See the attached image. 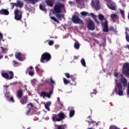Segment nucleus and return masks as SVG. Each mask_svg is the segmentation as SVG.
Instances as JSON below:
<instances>
[{
    "label": "nucleus",
    "instance_id": "37",
    "mask_svg": "<svg viewBox=\"0 0 129 129\" xmlns=\"http://www.w3.org/2000/svg\"><path fill=\"white\" fill-rule=\"evenodd\" d=\"M97 93V92L96 90H93V92L91 93V97H93V95H96V94Z\"/></svg>",
    "mask_w": 129,
    "mask_h": 129
},
{
    "label": "nucleus",
    "instance_id": "42",
    "mask_svg": "<svg viewBox=\"0 0 129 129\" xmlns=\"http://www.w3.org/2000/svg\"><path fill=\"white\" fill-rule=\"evenodd\" d=\"M28 74L30 75V76H33L34 74H35V73L33 71H30L28 73Z\"/></svg>",
    "mask_w": 129,
    "mask_h": 129
},
{
    "label": "nucleus",
    "instance_id": "24",
    "mask_svg": "<svg viewBox=\"0 0 129 129\" xmlns=\"http://www.w3.org/2000/svg\"><path fill=\"white\" fill-rule=\"evenodd\" d=\"M27 2H28L29 4H30L31 5H35L38 2H39V0H25Z\"/></svg>",
    "mask_w": 129,
    "mask_h": 129
},
{
    "label": "nucleus",
    "instance_id": "46",
    "mask_svg": "<svg viewBox=\"0 0 129 129\" xmlns=\"http://www.w3.org/2000/svg\"><path fill=\"white\" fill-rule=\"evenodd\" d=\"M71 78L72 80V81H74V82H75V77L73 76V75H71Z\"/></svg>",
    "mask_w": 129,
    "mask_h": 129
},
{
    "label": "nucleus",
    "instance_id": "50",
    "mask_svg": "<svg viewBox=\"0 0 129 129\" xmlns=\"http://www.w3.org/2000/svg\"><path fill=\"white\" fill-rule=\"evenodd\" d=\"M46 97H48V98H50V97H51V95H50L49 93H46Z\"/></svg>",
    "mask_w": 129,
    "mask_h": 129
},
{
    "label": "nucleus",
    "instance_id": "48",
    "mask_svg": "<svg viewBox=\"0 0 129 129\" xmlns=\"http://www.w3.org/2000/svg\"><path fill=\"white\" fill-rule=\"evenodd\" d=\"M11 4L12 6V9H14V8H15V7H16V3H11Z\"/></svg>",
    "mask_w": 129,
    "mask_h": 129
},
{
    "label": "nucleus",
    "instance_id": "12",
    "mask_svg": "<svg viewBox=\"0 0 129 129\" xmlns=\"http://www.w3.org/2000/svg\"><path fill=\"white\" fill-rule=\"evenodd\" d=\"M120 77H121L120 81L123 84L124 87H126L127 86V80L123 77L122 74H120Z\"/></svg>",
    "mask_w": 129,
    "mask_h": 129
},
{
    "label": "nucleus",
    "instance_id": "19",
    "mask_svg": "<svg viewBox=\"0 0 129 129\" xmlns=\"http://www.w3.org/2000/svg\"><path fill=\"white\" fill-rule=\"evenodd\" d=\"M89 120H86V121L89 122V123H92L93 125H98V123H96V122L92 120V119H91V116H89L87 118Z\"/></svg>",
    "mask_w": 129,
    "mask_h": 129
},
{
    "label": "nucleus",
    "instance_id": "64",
    "mask_svg": "<svg viewBox=\"0 0 129 129\" xmlns=\"http://www.w3.org/2000/svg\"><path fill=\"white\" fill-rule=\"evenodd\" d=\"M76 2L78 3L79 2H81V0H76Z\"/></svg>",
    "mask_w": 129,
    "mask_h": 129
},
{
    "label": "nucleus",
    "instance_id": "7",
    "mask_svg": "<svg viewBox=\"0 0 129 129\" xmlns=\"http://www.w3.org/2000/svg\"><path fill=\"white\" fill-rule=\"evenodd\" d=\"M72 21L74 24H81L83 25V20H81L79 16L74 15L72 17Z\"/></svg>",
    "mask_w": 129,
    "mask_h": 129
},
{
    "label": "nucleus",
    "instance_id": "57",
    "mask_svg": "<svg viewBox=\"0 0 129 129\" xmlns=\"http://www.w3.org/2000/svg\"><path fill=\"white\" fill-rule=\"evenodd\" d=\"M69 5H72L74 4V3H73V2H72V1H70L69 2Z\"/></svg>",
    "mask_w": 129,
    "mask_h": 129
},
{
    "label": "nucleus",
    "instance_id": "43",
    "mask_svg": "<svg viewBox=\"0 0 129 129\" xmlns=\"http://www.w3.org/2000/svg\"><path fill=\"white\" fill-rule=\"evenodd\" d=\"M65 76L67 77V78H71V76L68 73H66L64 74Z\"/></svg>",
    "mask_w": 129,
    "mask_h": 129
},
{
    "label": "nucleus",
    "instance_id": "32",
    "mask_svg": "<svg viewBox=\"0 0 129 129\" xmlns=\"http://www.w3.org/2000/svg\"><path fill=\"white\" fill-rule=\"evenodd\" d=\"M46 93L45 91H42L40 94L41 97H43V98H45L46 97Z\"/></svg>",
    "mask_w": 129,
    "mask_h": 129
},
{
    "label": "nucleus",
    "instance_id": "16",
    "mask_svg": "<svg viewBox=\"0 0 129 129\" xmlns=\"http://www.w3.org/2000/svg\"><path fill=\"white\" fill-rule=\"evenodd\" d=\"M28 95H25V96H23L22 99L20 100V103H21V104H26V103H27V101H28Z\"/></svg>",
    "mask_w": 129,
    "mask_h": 129
},
{
    "label": "nucleus",
    "instance_id": "2",
    "mask_svg": "<svg viewBox=\"0 0 129 129\" xmlns=\"http://www.w3.org/2000/svg\"><path fill=\"white\" fill-rule=\"evenodd\" d=\"M67 117L63 112H60L58 114H53L52 119L53 121H62Z\"/></svg>",
    "mask_w": 129,
    "mask_h": 129
},
{
    "label": "nucleus",
    "instance_id": "40",
    "mask_svg": "<svg viewBox=\"0 0 129 129\" xmlns=\"http://www.w3.org/2000/svg\"><path fill=\"white\" fill-rule=\"evenodd\" d=\"M1 49L2 50V53H6L7 48H6V47H4L3 46H1Z\"/></svg>",
    "mask_w": 129,
    "mask_h": 129
},
{
    "label": "nucleus",
    "instance_id": "5",
    "mask_svg": "<svg viewBox=\"0 0 129 129\" xmlns=\"http://www.w3.org/2000/svg\"><path fill=\"white\" fill-rule=\"evenodd\" d=\"M65 7V6L63 4L58 3L55 4L54 7V14H60L62 12V9Z\"/></svg>",
    "mask_w": 129,
    "mask_h": 129
},
{
    "label": "nucleus",
    "instance_id": "55",
    "mask_svg": "<svg viewBox=\"0 0 129 129\" xmlns=\"http://www.w3.org/2000/svg\"><path fill=\"white\" fill-rule=\"evenodd\" d=\"M48 94H49V95H51V94H53V90H50L49 91Z\"/></svg>",
    "mask_w": 129,
    "mask_h": 129
},
{
    "label": "nucleus",
    "instance_id": "53",
    "mask_svg": "<svg viewBox=\"0 0 129 129\" xmlns=\"http://www.w3.org/2000/svg\"><path fill=\"white\" fill-rule=\"evenodd\" d=\"M9 85H4V88H5V89H6V90H8V88H9Z\"/></svg>",
    "mask_w": 129,
    "mask_h": 129
},
{
    "label": "nucleus",
    "instance_id": "39",
    "mask_svg": "<svg viewBox=\"0 0 129 129\" xmlns=\"http://www.w3.org/2000/svg\"><path fill=\"white\" fill-rule=\"evenodd\" d=\"M118 95L120 96H121L122 95H123V91H122V90H119L118 92Z\"/></svg>",
    "mask_w": 129,
    "mask_h": 129
},
{
    "label": "nucleus",
    "instance_id": "10",
    "mask_svg": "<svg viewBox=\"0 0 129 129\" xmlns=\"http://www.w3.org/2000/svg\"><path fill=\"white\" fill-rule=\"evenodd\" d=\"M9 74L10 77L7 73H3L2 75L5 79H13V78H14V72L10 71L9 72Z\"/></svg>",
    "mask_w": 129,
    "mask_h": 129
},
{
    "label": "nucleus",
    "instance_id": "15",
    "mask_svg": "<svg viewBox=\"0 0 129 129\" xmlns=\"http://www.w3.org/2000/svg\"><path fill=\"white\" fill-rule=\"evenodd\" d=\"M0 15H3V16H9L10 15V12L7 9H2L0 10Z\"/></svg>",
    "mask_w": 129,
    "mask_h": 129
},
{
    "label": "nucleus",
    "instance_id": "34",
    "mask_svg": "<svg viewBox=\"0 0 129 129\" xmlns=\"http://www.w3.org/2000/svg\"><path fill=\"white\" fill-rule=\"evenodd\" d=\"M125 39L127 42L129 43V35L128 33L127 32H125Z\"/></svg>",
    "mask_w": 129,
    "mask_h": 129
},
{
    "label": "nucleus",
    "instance_id": "63",
    "mask_svg": "<svg viewBox=\"0 0 129 129\" xmlns=\"http://www.w3.org/2000/svg\"><path fill=\"white\" fill-rule=\"evenodd\" d=\"M4 58V55H0V59H3Z\"/></svg>",
    "mask_w": 129,
    "mask_h": 129
},
{
    "label": "nucleus",
    "instance_id": "14",
    "mask_svg": "<svg viewBox=\"0 0 129 129\" xmlns=\"http://www.w3.org/2000/svg\"><path fill=\"white\" fill-rule=\"evenodd\" d=\"M110 18L112 20V22L113 23H115L116 21H118V16H117V14H112L111 15Z\"/></svg>",
    "mask_w": 129,
    "mask_h": 129
},
{
    "label": "nucleus",
    "instance_id": "62",
    "mask_svg": "<svg viewBox=\"0 0 129 129\" xmlns=\"http://www.w3.org/2000/svg\"><path fill=\"white\" fill-rule=\"evenodd\" d=\"M13 63H14L15 65H17V64H18V62H17L15 60H13Z\"/></svg>",
    "mask_w": 129,
    "mask_h": 129
},
{
    "label": "nucleus",
    "instance_id": "3",
    "mask_svg": "<svg viewBox=\"0 0 129 129\" xmlns=\"http://www.w3.org/2000/svg\"><path fill=\"white\" fill-rule=\"evenodd\" d=\"M51 54L48 52L43 53L40 57V62L41 63H47L51 60Z\"/></svg>",
    "mask_w": 129,
    "mask_h": 129
},
{
    "label": "nucleus",
    "instance_id": "27",
    "mask_svg": "<svg viewBox=\"0 0 129 129\" xmlns=\"http://www.w3.org/2000/svg\"><path fill=\"white\" fill-rule=\"evenodd\" d=\"M39 9L41 11H42V12H44V13L47 12V9H46L45 6H42V4L39 5Z\"/></svg>",
    "mask_w": 129,
    "mask_h": 129
},
{
    "label": "nucleus",
    "instance_id": "30",
    "mask_svg": "<svg viewBox=\"0 0 129 129\" xmlns=\"http://www.w3.org/2000/svg\"><path fill=\"white\" fill-rule=\"evenodd\" d=\"M109 129H120V128L117 127V126L115 125H110Z\"/></svg>",
    "mask_w": 129,
    "mask_h": 129
},
{
    "label": "nucleus",
    "instance_id": "6",
    "mask_svg": "<svg viewBox=\"0 0 129 129\" xmlns=\"http://www.w3.org/2000/svg\"><path fill=\"white\" fill-rule=\"evenodd\" d=\"M91 6L92 8H93V9H95L96 11H98V10L101 9L99 0H92Z\"/></svg>",
    "mask_w": 129,
    "mask_h": 129
},
{
    "label": "nucleus",
    "instance_id": "4",
    "mask_svg": "<svg viewBox=\"0 0 129 129\" xmlns=\"http://www.w3.org/2000/svg\"><path fill=\"white\" fill-rule=\"evenodd\" d=\"M14 19L16 21H21L23 17V11L21 10L16 9L14 10Z\"/></svg>",
    "mask_w": 129,
    "mask_h": 129
},
{
    "label": "nucleus",
    "instance_id": "21",
    "mask_svg": "<svg viewBox=\"0 0 129 129\" xmlns=\"http://www.w3.org/2000/svg\"><path fill=\"white\" fill-rule=\"evenodd\" d=\"M21 56H22V53L18 52L15 55V57L16 59H18V60H19V61H23V59H22V57H21Z\"/></svg>",
    "mask_w": 129,
    "mask_h": 129
},
{
    "label": "nucleus",
    "instance_id": "33",
    "mask_svg": "<svg viewBox=\"0 0 129 129\" xmlns=\"http://www.w3.org/2000/svg\"><path fill=\"white\" fill-rule=\"evenodd\" d=\"M63 83L66 85H67V84H69V83H70V81H69L68 80H67L66 78H63Z\"/></svg>",
    "mask_w": 129,
    "mask_h": 129
},
{
    "label": "nucleus",
    "instance_id": "44",
    "mask_svg": "<svg viewBox=\"0 0 129 129\" xmlns=\"http://www.w3.org/2000/svg\"><path fill=\"white\" fill-rule=\"evenodd\" d=\"M110 31L111 32H114V27L111 26L110 27L109 29H108V31Z\"/></svg>",
    "mask_w": 129,
    "mask_h": 129
},
{
    "label": "nucleus",
    "instance_id": "58",
    "mask_svg": "<svg viewBox=\"0 0 129 129\" xmlns=\"http://www.w3.org/2000/svg\"><path fill=\"white\" fill-rule=\"evenodd\" d=\"M54 47H55V49H58L59 48V45H58V44L55 45Z\"/></svg>",
    "mask_w": 129,
    "mask_h": 129
},
{
    "label": "nucleus",
    "instance_id": "13",
    "mask_svg": "<svg viewBox=\"0 0 129 129\" xmlns=\"http://www.w3.org/2000/svg\"><path fill=\"white\" fill-rule=\"evenodd\" d=\"M33 106H34V105L31 102H30L29 104H27L26 108H28V110L26 112V114L27 115H28V114H29V113H30L31 112V110L32 108H33Z\"/></svg>",
    "mask_w": 129,
    "mask_h": 129
},
{
    "label": "nucleus",
    "instance_id": "36",
    "mask_svg": "<svg viewBox=\"0 0 129 129\" xmlns=\"http://www.w3.org/2000/svg\"><path fill=\"white\" fill-rule=\"evenodd\" d=\"M55 16L58 19V20H60V19H61V18L62 17V14H60L59 13H56Z\"/></svg>",
    "mask_w": 129,
    "mask_h": 129
},
{
    "label": "nucleus",
    "instance_id": "22",
    "mask_svg": "<svg viewBox=\"0 0 129 129\" xmlns=\"http://www.w3.org/2000/svg\"><path fill=\"white\" fill-rule=\"evenodd\" d=\"M18 98H22L23 97V90L20 89L17 91Z\"/></svg>",
    "mask_w": 129,
    "mask_h": 129
},
{
    "label": "nucleus",
    "instance_id": "49",
    "mask_svg": "<svg viewBox=\"0 0 129 129\" xmlns=\"http://www.w3.org/2000/svg\"><path fill=\"white\" fill-rule=\"evenodd\" d=\"M127 95H129V82L128 83V85H127Z\"/></svg>",
    "mask_w": 129,
    "mask_h": 129
},
{
    "label": "nucleus",
    "instance_id": "45",
    "mask_svg": "<svg viewBox=\"0 0 129 129\" xmlns=\"http://www.w3.org/2000/svg\"><path fill=\"white\" fill-rule=\"evenodd\" d=\"M54 44V41H52V40H50L48 42V45H49V46H52V45Z\"/></svg>",
    "mask_w": 129,
    "mask_h": 129
},
{
    "label": "nucleus",
    "instance_id": "25",
    "mask_svg": "<svg viewBox=\"0 0 129 129\" xmlns=\"http://www.w3.org/2000/svg\"><path fill=\"white\" fill-rule=\"evenodd\" d=\"M74 114H75V110L74 109L72 108L69 113L70 117H73V116H74Z\"/></svg>",
    "mask_w": 129,
    "mask_h": 129
},
{
    "label": "nucleus",
    "instance_id": "31",
    "mask_svg": "<svg viewBox=\"0 0 129 129\" xmlns=\"http://www.w3.org/2000/svg\"><path fill=\"white\" fill-rule=\"evenodd\" d=\"M81 62L82 65H83L84 67H86V63L85 62V59H84V58H82Z\"/></svg>",
    "mask_w": 129,
    "mask_h": 129
},
{
    "label": "nucleus",
    "instance_id": "8",
    "mask_svg": "<svg viewBox=\"0 0 129 129\" xmlns=\"http://www.w3.org/2000/svg\"><path fill=\"white\" fill-rule=\"evenodd\" d=\"M122 73L125 75L126 76H129V63L125 62L123 65Z\"/></svg>",
    "mask_w": 129,
    "mask_h": 129
},
{
    "label": "nucleus",
    "instance_id": "51",
    "mask_svg": "<svg viewBox=\"0 0 129 129\" xmlns=\"http://www.w3.org/2000/svg\"><path fill=\"white\" fill-rule=\"evenodd\" d=\"M35 70L37 72H39V71H40V69L39 68V67H38V66L35 67Z\"/></svg>",
    "mask_w": 129,
    "mask_h": 129
},
{
    "label": "nucleus",
    "instance_id": "35",
    "mask_svg": "<svg viewBox=\"0 0 129 129\" xmlns=\"http://www.w3.org/2000/svg\"><path fill=\"white\" fill-rule=\"evenodd\" d=\"M120 14H121V16L122 18H123V19H124V18H125V16H124V11L120 10Z\"/></svg>",
    "mask_w": 129,
    "mask_h": 129
},
{
    "label": "nucleus",
    "instance_id": "1",
    "mask_svg": "<svg viewBox=\"0 0 129 129\" xmlns=\"http://www.w3.org/2000/svg\"><path fill=\"white\" fill-rule=\"evenodd\" d=\"M99 19L101 21V25L103 26V31L108 33V21L106 18H104L103 15H99Z\"/></svg>",
    "mask_w": 129,
    "mask_h": 129
},
{
    "label": "nucleus",
    "instance_id": "11",
    "mask_svg": "<svg viewBox=\"0 0 129 129\" xmlns=\"http://www.w3.org/2000/svg\"><path fill=\"white\" fill-rule=\"evenodd\" d=\"M87 28L90 31H94L95 30V24L93 21L90 20L88 24Z\"/></svg>",
    "mask_w": 129,
    "mask_h": 129
},
{
    "label": "nucleus",
    "instance_id": "47",
    "mask_svg": "<svg viewBox=\"0 0 129 129\" xmlns=\"http://www.w3.org/2000/svg\"><path fill=\"white\" fill-rule=\"evenodd\" d=\"M9 101H11V102H15V100H14V97H11V98L9 100Z\"/></svg>",
    "mask_w": 129,
    "mask_h": 129
},
{
    "label": "nucleus",
    "instance_id": "59",
    "mask_svg": "<svg viewBox=\"0 0 129 129\" xmlns=\"http://www.w3.org/2000/svg\"><path fill=\"white\" fill-rule=\"evenodd\" d=\"M118 76V73H114V77H117Z\"/></svg>",
    "mask_w": 129,
    "mask_h": 129
},
{
    "label": "nucleus",
    "instance_id": "9",
    "mask_svg": "<svg viewBox=\"0 0 129 129\" xmlns=\"http://www.w3.org/2000/svg\"><path fill=\"white\" fill-rule=\"evenodd\" d=\"M105 2H107V6L110 10H111L112 11H115L116 10V5H115V3L112 2L110 0H105Z\"/></svg>",
    "mask_w": 129,
    "mask_h": 129
},
{
    "label": "nucleus",
    "instance_id": "26",
    "mask_svg": "<svg viewBox=\"0 0 129 129\" xmlns=\"http://www.w3.org/2000/svg\"><path fill=\"white\" fill-rule=\"evenodd\" d=\"M74 47L77 50H78L80 48V43L78 41H76L74 44Z\"/></svg>",
    "mask_w": 129,
    "mask_h": 129
},
{
    "label": "nucleus",
    "instance_id": "23",
    "mask_svg": "<svg viewBox=\"0 0 129 129\" xmlns=\"http://www.w3.org/2000/svg\"><path fill=\"white\" fill-rule=\"evenodd\" d=\"M65 127H66V125L61 124V125H55V128L54 129H65Z\"/></svg>",
    "mask_w": 129,
    "mask_h": 129
},
{
    "label": "nucleus",
    "instance_id": "54",
    "mask_svg": "<svg viewBox=\"0 0 129 129\" xmlns=\"http://www.w3.org/2000/svg\"><path fill=\"white\" fill-rule=\"evenodd\" d=\"M91 16L93 18V19H95V15H94V14L93 13H91Z\"/></svg>",
    "mask_w": 129,
    "mask_h": 129
},
{
    "label": "nucleus",
    "instance_id": "38",
    "mask_svg": "<svg viewBox=\"0 0 129 129\" xmlns=\"http://www.w3.org/2000/svg\"><path fill=\"white\" fill-rule=\"evenodd\" d=\"M50 19L56 23H59V21H58V20H57V19H56V18H55L54 16L50 17Z\"/></svg>",
    "mask_w": 129,
    "mask_h": 129
},
{
    "label": "nucleus",
    "instance_id": "29",
    "mask_svg": "<svg viewBox=\"0 0 129 129\" xmlns=\"http://www.w3.org/2000/svg\"><path fill=\"white\" fill-rule=\"evenodd\" d=\"M50 84L51 85V87L52 89H54V84H55V82L52 79V78H50L49 79Z\"/></svg>",
    "mask_w": 129,
    "mask_h": 129
},
{
    "label": "nucleus",
    "instance_id": "18",
    "mask_svg": "<svg viewBox=\"0 0 129 129\" xmlns=\"http://www.w3.org/2000/svg\"><path fill=\"white\" fill-rule=\"evenodd\" d=\"M45 3L48 7H53L55 0H45Z\"/></svg>",
    "mask_w": 129,
    "mask_h": 129
},
{
    "label": "nucleus",
    "instance_id": "20",
    "mask_svg": "<svg viewBox=\"0 0 129 129\" xmlns=\"http://www.w3.org/2000/svg\"><path fill=\"white\" fill-rule=\"evenodd\" d=\"M51 103L50 101H48L44 104L45 108L48 111H50V106L51 105Z\"/></svg>",
    "mask_w": 129,
    "mask_h": 129
},
{
    "label": "nucleus",
    "instance_id": "61",
    "mask_svg": "<svg viewBox=\"0 0 129 129\" xmlns=\"http://www.w3.org/2000/svg\"><path fill=\"white\" fill-rule=\"evenodd\" d=\"M57 101H58V103L59 104H60V98L59 97H57Z\"/></svg>",
    "mask_w": 129,
    "mask_h": 129
},
{
    "label": "nucleus",
    "instance_id": "60",
    "mask_svg": "<svg viewBox=\"0 0 129 129\" xmlns=\"http://www.w3.org/2000/svg\"><path fill=\"white\" fill-rule=\"evenodd\" d=\"M6 97H7V99H9L10 97V95H5Z\"/></svg>",
    "mask_w": 129,
    "mask_h": 129
},
{
    "label": "nucleus",
    "instance_id": "28",
    "mask_svg": "<svg viewBox=\"0 0 129 129\" xmlns=\"http://www.w3.org/2000/svg\"><path fill=\"white\" fill-rule=\"evenodd\" d=\"M116 86L118 90H122V85L120 83H117L116 84Z\"/></svg>",
    "mask_w": 129,
    "mask_h": 129
},
{
    "label": "nucleus",
    "instance_id": "56",
    "mask_svg": "<svg viewBox=\"0 0 129 129\" xmlns=\"http://www.w3.org/2000/svg\"><path fill=\"white\" fill-rule=\"evenodd\" d=\"M3 38V34H2V33L0 32V40H2Z\"/></svg>",
    "mask_w": 129,
    "mask_h": 129
},
{
    "label": "nucleus",
    "instance_id": "52",
    "mask_svg": "<svg viewBox=\"0 0 129 129\" xmlns=\"http://www.w3.org/2000/svg\"><path fill=\"white\" fill-rule=\"evenodd\" d=\"M95 23H96V24H99V21H98V20H97V19H96V18L94 19Z\"/></svg>",
    "mask_w": 129,
    "mask_h": 129
},
{
    "label": "nucleus",
    "instance_id": "17",
    "mask_svg": "<svg viewBox=\"0 0 129 129\" xmlns=\"http://www.w3.org/2000/svg\"><path fill=\"white\" fill-rule=\"evenodd\" d=\"M24 6V2L20 1V0H18L15 3V7L17 8H20L22 9Z\"/></svg>",
    "mask_w": 129,
    "mask_h": 129
},
{
    "label": "nucleus",
    "instance_id": "41",
    "mask_svg": "<svg viewBox=\"0 0 129 129\" xmlns=\"http://www.w3.org/2000/svg\"><path fill=\"white\" fill-rule=\"evenodd\" d=\"M81 15L82 16H87V15H88V13L85 12V11H83V12H81Z\"/></svg>",
    "mask_w": 129,
    "mask_h": 129
}]
</instances>
